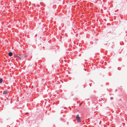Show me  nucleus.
Returning a JSON list of instances; mask_svg holds the SVG:
<instances>
[{"label": "nucleus", "instance_id": "obj_2", "mask_svg": "<svg viewBox=\"0 0 127 127\" xmlns=\"http://www.w3.org/2000/svg\"><path fill=\"white\" fill-rule=\"evenodd\" d=\"M8 93L7 91H4L3 94H7Z\"/></svg>", "mask_w": 127, "mask_h": 127}, {"label": "nucleus", "instance_id": "obj_7", "mask_svg": "<svg viewBox=\"0 0 127 127\" xmlns=\"http://www.w3.org/2000/svg\"><path fill=\"white\" fill-rule=\"evenodd\" d=\"M82 104L81 103H80L79 104V106H80Z\"/></svg>", "mask_w": 127, "mask_h": 127}, {"label": "nucleus", "instance_id": "obj_10", "mask_svg": "<svg viewBox=\"0 0 127 127\" xmlns=\"http://www.w3.org/2000/svg\"><path fill=\"white\" fill-rule=\"evenodd\" d=\"M117 91V89H116L115 91Z\"/></svg>", "mask_w": 127, "mask_h": 127}, {"label": "nucleus", "instance_id": "obj_1", "mask_svg": "<svg viewBox=\"0 0 127 127\" xmlns=\"http://www.w3.org/2000/svg\"><path fill=\"white\" fill-rule=\"evenodd\" d=\"M76 119L77 121L79 123H81V121L80 119V117L79 116V115H77L76 117Z\"/></svg>", "mask_w": 127, "mask_h": 127}, {"label": "nucleus", "instance_id": "obj_5", "mask_svg": "<svg viewBox=\"0 0 127 127\" xmlns=\"http://www.w3.org/2000/svg\"><path fill=\"white\" fill-rule=\"evenodd\" d=\"M18 58H19V59L20 60H21V58H20L18 56Z\"/></svg>", "mask_w": 127, "mask_h": 127}, {"label": "nucleus", "instance_id": "obj_4", "mask_svg": "<svg viewBox=\"0 0 127 127\" xmlns=\"http://www.w3.org/2000/svg\"><path fill=\"white\" fill-rule=\"evenodd\" d=\"M3 81V79L2 78H0V83H1Z\"/></svg>", "mask_w": 127, "mask_h": 127}, {"label": "nucleus", "instance_id": "obj_11", "mask_svg": "<svg viewBox=\"0 0 127 127\" xmlns=\"http://www.w3.org/2000/svg\"><path fill=\"white\" fill-rule=\"evenodd\" d=\"M28 113H26V114H28Z\"/></svg>", "mask_w": 127, "mask_h": 127}, {"label": "nucleus", "instance_id": "obj_6", "mask_svg": "<svg viewBox=\"0 0 127 127\" xmlns=\"http://www.w3.org/2000/svg\"><path fill=\"white\" fill-rule=\"evenodd\" d=\"M113 97H111L110 98V99H111V100H112V99H113Z\"/></svg>", "mask_w": 127, "mask_h": 127}, {"label": "nucleus", "instance_id": "obj_8", "mask_svg": "<svg viewBox=\"0 0 127 127\" xmlns=\"http://www.w3.org/2000/svg\"><path fill=\"white\" fill-rule=\"evenodd\" d=\"M119 67H118V70H120V69H119Z\"/></svg>", "mask_w": 127, "mask_h": 127}, {"label": "nucleus", "instance_id": "obj_3", "mask_svg": "<svg viewBox=\"0 0 127 127\" xmlns=\"http://www.w3.org/2000/svg\"><path fill=\"white\" fill-rule=\"evenodd\" d=\"M8 55L9 56L11 57L12 55V53L11 52H9L8 53Z\"/></svg>", "mask_w": 127, "mask_h": 127}, {"label": "nucleus", "instance_id": "obj_9", "mask_svg": "<svg viewBox=\"0 0 127 127\" xmlns=\"http://www.w3.org/2000/svg\"><path fill=\"white\" fill-rule=\"evenodd\" d=\"M26 56H26V55H25V56H24V57H26Z\"/></svg>", "mask_w": 127, "mask_h": 127}]
</instances>
